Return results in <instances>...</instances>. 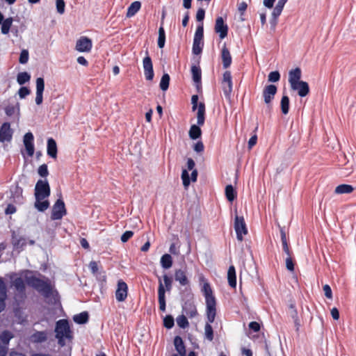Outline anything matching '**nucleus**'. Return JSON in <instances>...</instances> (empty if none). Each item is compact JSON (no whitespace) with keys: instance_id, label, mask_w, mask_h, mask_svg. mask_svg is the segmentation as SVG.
Listing matches in <instances>:
<instances>
[{"instance_id":"c03bdc74","label":"nucleus","mask_w":356,"mask_h":356,"mask_svg":"<svg viewBox=\"0 0 356 356\" xmlns=\"http://www.w3.org/2000/svg\"><path fill=\"white\" fill-rule=\"evenodd\" d=\"M280 234H281V239H282L283 250L287 255H289L290 251H289V248L287 241H286V233L282 229H281Z\"/></svg>"},{"instance_id":"e433bc0d","label":"nucleus","mask_w":356,"mask_h":356,"mask_svg":"<svg viewBox=\"0 0 356 356\" xmlns=\"http://www.w3.org/2000/svg\"><path fill=\"white\" fill-rule=\"evenodd\" d=\"M13 21V20L12 17H9V18L6 19L5 20H3V22H1V24H2V26H1V32H2V33H3V34L8 33L9 30H10L11 26H12Z\"/></svg>"},{"instance_id":"72a5a7b5","label":"nucleus","mask_w":356,"mask_h":356,"mask_svg":"<svg viewBox=\"0 0 356 356\" xmlns=\"http://www.w3.org/2000/svg\"><path fill=\"white\" fill-rule=\"evenodd\" d=\"M73 320L78 324H84L88 321V314L87 312H83L79 314H76L74 316Z\"/></svg>"},{"instance_id":"39448f33","label":"nucleus","mask_w":356,"mask_h":356,"mask_svg":"<svg viewBox=\"0 0 356 356\" xmlns=\"http://www.w3.org/2000/svg\"><path fill=\"white\" fill-rule=\"evenodd\" d=\"M234 229L236 232L238 240L242 241L243 235L248 234V229L243 217L238 216L236 213L234 218Z\"/></svg>"},{"instance_id":"69168bd1","label":"nucleus","mask_w":356,"mask_h":356,"mask_svg":"<svg viewBox=\"0 0 356 356\" xmlns=\"http://www.w3.org/2000/svg\"><path fill=\"white\" fill-rule=\"evenodd\" d=\"M134 235V232L131 231L125 232L121 236V241L123 243L127 242Z\"/></svg>"},{"instance_id":"f03ea898","label":"nucleus","mask_w":356,"mask_h":356,"mask_svg":"<svg viewBox=\"0 0 356 356\" xmlns=\"http://www.w3.org/2000/svg\"><path fill=\"white\" fill-rule=\"evenodd\" d=\"M56 337L58 340V344L61 346L65 345V340L72 338L71 332L67 321L59 320L55 327Z\"/></svg>"},{"instance_id":"680f3d73","label":"nucleus","mask_w":356,"mask_h":356,"mask_svg":"<svg viewBox=\"0 0 356 356\" xmlns=\"http://www.w3.org/2000/svg\"><path fill=\"white\" fill-rule=\"evenodd\" d=\"M288 256L286 259V267L289 271L293 272L294 270V264L290 254Z\"/></svg>"},{"instance_id":"1a4fd4ad","label":"nucleus","mask_w":356,"mask_h":356,"mask_svg":"<svg viewBox=\"0 0 356 356\" xmlns=\"http://www.w3.org/2000/svg\"><path fill=\"white\" fill-rule=\"evenodd\" d=\"M13 338V334L8 331L3 332L0 334V356H6L8 350V344L10 340Z\"/></svg>"},{"instance_id":"49530a36","label":"nucleus","mask_w":356,"mask_h":356,"mask_svg":"<svg viewBox=\"0 0 356 356\" xmlns=\"http://www.w3.org/2000/svg\"><path fill=\"white\" fill-rule=\"evenodd\" d=\"M204 334L206 338L209 341H212L213 339V328L209 323H207L204 327Z\"/></svg>"},{"instance_id":"4d7b16f0","label":"nucleus","mask_w":356,"mask_h":356,"mask_svg":"<svg viewBox=\"0 0 356 356\" xmlns=\"http://www.w3.org/2000/svg\"><path fill=\"white\" fill-rule=\"evenodd\" d=\"M65 3L64 0H56V10L59 14H63L65 12Z\"/></svg>"},{"instance_id":"9b49d317","label":"nucleus","mask_w":356,"mask_h":356,"mask_svg":"<svg viewBox=\"0 0 356 356\" xmlns=\"http://www.w3.org/2000/svg\"><path fill=\"white\" fill-rule=\"evenodd\" d=\"M128 286L127 284L122 281L119 280L118 282V287L115 291V298L118 301L123 302L127 297Z\"/></svg>"},{"instance_id":"6e6552de","label":"nucleus","mask_w":356,"mask_h":356,"mask_svg":"<svg viewBox=\"0 0 356 356\" xmlns=\"http://www.w3.org/2000/svg\"><path fill=\"white\" fill-rule=\"evenodd\" d=\"M277 90V87L275 85H268L264 88L262 95L268 108H270L271 101L274 99Z\"/></svg>"},{"instance_id":"a18cd8bd","label":"nucleus","mask_w":356,"mask_h":356,"mask_svg":"<svg viewBox=\"0 0 356 356\" xmlns=\"http://www.w3.org/2000/svg\"><path fill=\"white\" fill-rule=\"evenodd\" d=\"M203 46V42L202 41H198V40H193V52L194 54L198 55L202 52Z\"/></svg>"},{"instance_id":"f704fd0d","label":"nucleus","mask_w":356,"mask_h":356,"mask_svg":"<svg viewBox=\"0 0 356 356\" xmlns=\"http://www.w3.org/2000/svg\"><path fill=\"white\" fill-rule=\"evenodd\" d=\"M189 136L191 139L195 140L201 136L202 131L197 125H192L188 132Z\"/></svg>"},{"instance_id":"ddd939ff","label":"nucleus","mask_w":356,"mask_h":356,"mask_svg":"<svg viewBox=\"0 0 356 356\" xmlns=\"http://www.w3.org/2000/svg\"><path fill=\"white\" fill-rule=\"evenodd\" d=\"M92 48V41L86 37H81L77 40L76 44V49L80 52H88Z\"/></svg>"},{"instance_id":"2eb2a0df","label":"nucleus","mask_w":356,"mask_h":356,"mask_svg":"<svg viewBox=\"0 0 356 356\" xmlns=\"http://www.w3.org/2000/svg\"><path fill=\"white\" fill-rule=\"evenodd\" d=\"M44 89V81L43 78L38 77L36 79V97L35 103L37 105H40L43 100V91Z\"/></svg>"},{"instance_id":"bb28decb","label":"nucleus","mask_w":356,"mask_h":356,"mask_svg":"<svg viewBox=\"0 0 356 356\" xmlns=\"http://www.w3.org/2000/svg\"><path fill=\"white\" fill-rule=\"evenodd\" d=\"M227 280L231 287L235 288L236 286V270L234 266H230L227 271Z\"/></svg>"},{"instance_id":"4be33fe9","label":"nucleus","mask_w":356,"mask_h":356,"mask_svg":"<svg viewBox=\"0 0 356 356\" xmlns=\"http://www.w3.org/2000/svg\"><path fill=\"white\" fill-rule=\"evenodd\" d=\"M7 298L6 286L3 280L0 278V312H2L6 307V299Z\"/></svg>"},{"instance_id":"864d4df0","label":"nucleus","mask_w":356,"mask_h":356,"mask_svg":"<svg viewBox=\"0 0 356 356\" xmlns=\"http://www.w3.org/2000/svg\"><path fill=\"white\" fill-rule=\"evenodd\" d=\"M203 39V25L198 26L195 33L194 40L202 41Z\"/></svg>"},{"instance_id":"58836bf2","label":"nucleus","mask_w":356,"mask_h":356,"mask_svg":"<svg viewBox=\"0 0 356 356\" xmlns=\"http://www.w3.org/2000/svg\"><path fill=\"white\" fill-rule=\"evenodd\" d=\"M31 76L26 72H20L17 74V81L19 85H23L29 81Z\"/></svg>"},{"instance_id":"aec40b11","label":"nucleus","mask_w":356,"mask_h":356,"mask_svg":"<svg viewBox=\"0 0 356 356\" xmlns=\"http://www.w3.org/2000/svg\"><path fill=\"white\" fill-rule=\"evenodd\" d=\"M301 70L299 67H296L291 70L289 72V82L290 86L296 84L298 82L302 81L301 79Z\"/></svg>"},{"instance_id":"79ce46f5","label":"nucleus","mask_w":356,"mask_h":356,"mask_svg":"<svg viewBox=\"0 0 356 356\" xmlns=\"http://www.w3.org/2000/svg\"><path fill=\"white\" fill-rule=\"evenodd\" d=\"M165 35L164 29L161 26L159 29V38H158V46L160 48H163L165 45Z\"/></svg>"},{"instance_id":"5701e85b","label":"nucleus","mask_w":356,"mask_h":356,"mask_svg":"<svg viewBox=\"0 0 356 356\" xmlns=\"http://www.w3.org/2000/svg\"><path fill=\"white\" fill-rule=\"evenodd\" d=\"M221 58L222 60L223 67H229L232 63V56L229 49L226 47L225 44H224L222 49Z\"/></svg>"},{"instance_id":"ea45409f","label":"nucleus","mask_w":356,"mask_h":356,"mask_svg":"<svg viewBox=\"0 0 356 356\" xmlns=\"http://www.w3.org/2000/svg\"><path fill=\"white\" fill-rule=\"evenodd\" d=\"M170 83V76L168 74H164L160 81V88L162 90L165 91L168 88Z\"/></svg>"},{"instance_id":"c9c22d12","label":"nucleus","mask_w":356,"mask_h":356,"mask_svg":"<svg viewBox=\"0 0 356 356\" xmlns=\"http://www.w3.org/2000/svg\"><path fill=\"white\" fill-rule=\"evenodd\" d=\"M161 264L163 268H170L172 265V257L168 254H163L161 258Z\"/></svg>"},{"instance_id":"393cba45","label":"nucleus","mask_w":356,"mask_h":356,"mask_svg":"<svg viewBox=\"0 0 356 356\" xmlns=\"http://www.w3.org/2000/svg\"><path fill=\"white\" fill-rule=\"evenodd\" d=\"M6 114L8 116H12L16 114L17 117L20 115L19 103L16 102L15 104H9L5 108Z\"/></svg>"},{"instance_id":"7c9ffc66","label":"nucleus","mask_w":356,"mask_h":356,"mask_svg":"<svg viewBox=\"0 0 356 356\" xmlns=\"http://www.w3.org/2000/svg\"><path fill=\"white\" fill-rule=\"evenodd\" d=\"M183 311L187 316L191 318L194 317L197 314V309L195 306L191 302L185 304L183 307Z\"/></svg>"},{"instance_id":"2f4dec72","label":"nucleus","mask_w":356,"mask_h":356,"mask_svg":"<svg viewBox=\"0 0 356 356\" xmlns=\"http://www.w3.org/2000/svg\"><path fill=\"white\" fill-rule=\"evenodd\" d=\"M354 188L348 184H341L336 187L334 192L337 194L351 193Z\"/></svg>"},{"instance_id":"37998d69","label":"nucleus","mask_w":356,"mask_h":356,"mask_svg":"<svg viewBox=\"0 0 356 356\" xmlns=\"http://www.w3.org/2000/svg\"><path fill=\"white\" fill-rule=\"evenodd\" d=\"M193 79L195 83H199L201 80V70L198 67L193 66L191 68Z\"/></svg>"},{"instance_id":"a878e982","label":"nucleus","mask_w":356,"mask_h":356,"mask_svg":"<svg viewBox=\"0 0 356 356\" xmlns=\"http://www.w3.org/2000/svg\"><path fill=\"white\" fill-rule=\"evenodd\" d=\"M45 199V197H40L38 199H35L34 207L39 211H44L49 208V202Z\"/></svg>"},{"instance_id":"f3484780","label":"nucleus","mask_w":356,"mask_h":356,"mask_svg":"<svg viewBox=\"0 0 356 356\" xmlns=\"http://www.w3.org/2000/svg\"><path fill=\"white\" fill-rule=\"evenodd\" d=\"M47 339L48 332L47 331H35L29 337V341L34 343L44 342Z\"/></svg>"},{"instance_id":"c85d7f7f","label":"nucleus","mask_w":356,"mask_h":356,"mask_svg":"<svg viewBox=\"0 0 356 356\" xmlns=\"http://www.w3.org/2000/svg\"><path fill=\"white\" fill-rule=\"evenodd\" d=\"M202 291L205 296L206 302H209V300L215 301L216 299L213 296V292L211 286L208 282H204L202 289Z\"/></svg>"},{"instance_id":"a211bd4d","label":"nucleus","mask_w":356,"mask_h":356,"mask_svg":"<svg viewBox=\"0 0 356 356\" xmlns=\"http://www.w3.org/2000/svg\"><path fill=\"white\" fill-rule=\"evenodd\" d=\"M33 135L31 132L26 133L24 136V144L29 156H32L34 153Z\"/></svg>"},{"instance_id":"5fc2aeb1","label":"nucleus","mask_w":356,"mask_h":356,"mask_svg":"<svg viewBox=\"0 0 356 356\" xmlns=\"http://www.w3.org/2000/svg\"><path fill=\"white\" fill-rule=\"evenodd\" d=\"M38 173L40 177H46L49 175L47 165L46 164L40 165L38 169Z\"/></svg>"},{"instance_id":"3c124183","label":"nucleus","mask_w":356,"mask_h":356,"mask_svg":"<svg viewBox=\"0 0 356 356\" xmlns=\"http://www.w3.org/2000/svg\"><path fill=\"white\" fill-rule=\"evenodd\" d=\"M166 289L164 286V284L161 282V280H159V288H158V296L159 299L165 298V293Z\"/></svg>"},{"instance_id":"0e129e2a","label":"nucleus","mask_w":356,"mask_h":356,"mask_svg":"<svg viewBox=\"0 0 356 356\" xmlns=\"http://www.w3.org/2000/svg\"><path fill=\"white\" fill-rule=\"evenodd\" d=\"M323 291L325 293V296L328 299H332V292L330 286L328 284H325L323 286Z\"/></svg>"},{"instance_id":"de8ad7c7","label":"nucleus","mask_w":356,"mask_h":356,"mask_svg":"<svg viewBox=\"0 0 356 356\" xmlns=\"http://www.w3.org/2000/svg\"><path fill=\"white\" fill-rule=\"evenodd\" d=\"M177 323L182 328H185L188 325V320L184 315H181L177 318Z\"/></svg>"},{"instance_id":"dca6fc26","label":"nucleus","mask_w":356,"mask_h":356,"mask_svg":"<svg viewBox=\"0 0 356 356\" xmlns=\"http://www.w3.org/2000/svg\"><path fill=\"white\" fill-rule=\"evenodd\" d=\"M12 130L10 124L5 122L0 128V141H10L12 138Z\"/></svg>"},{"instance_id":"e2e57ef3","label":"nucleus","mask_w":356,"mask_h":356,"mask_svg":"<svg viewBox=\"0 0 356 356\" xmlns=\"http://www.w3.org/2000/svg\"><path fill=\"white\" fill-rule=\"evenodd\" d=\"M204 146L202 141H198L193 145V149L197 153H201L204 151Z\"/></svg>"},{"instance_id":"423d86ee","label":"nucleus","mask_w":356,"mask_h":356,"mask_svg":"<svg viewBox=\"0 0 356 356\" xmlns=\"http://www.w3.org/2000/svg\"><path fill=\"white\" fill-rule=\"evenodd\" d=\"M222 88L225 97L229 100L232 92V81L231 72L229 71H226L223 74Z\"/></svg>"},{"instance_id":"338daca9","label":"nucleus","mask_w":356,"mask_h":356,"mask_svg":"<svg viewBox=\"0 0 356 356\" xmlns=\"http://www.w3.org/2000/svg\"><path fill=\"white\" fill-rule=\"evenodd\" d=\"M205 11L203 8H200L196 14V19L198 22H202L204 17Z\"/></svg>"},{"instance_id":"cd10ccee","label":"nucleus","mask_w":356,"mask_h":356,"mask_svg":"<svg viewBox=\"0 0 356 356\" xmlns=\"http://www.w3.org/2000/svg\"><path fill=\"white\" fill-rule=\"evenodd\" d=\"M197 120L198 125H202L204 122L205 115V105L203 102H200L198 104Z\"/></svg>"},{"instance_id":"473e14b6","label":"nucleus","mask_w":356,"mask_h":356,"mask_svg":"<svg viewBox=\"0 0 356 356\" xmlns=\"http://www.w3.org/2000/svg\"><path fill=\"white\" fill-rule=\"evenodd\" d=\"M174 344L178 353L182 355H186V350L184 346L183 340L180 337H176L174 339Z\"/></svg>"},{"instance_id":"0eeeda50","label":"nucleus","mask_w":356,"mask_h":356,"mask_svg":"<svg viewBox=\"0 0 356 356\" xmlns=\"http://www.w3.org/2000/svg\"><path fill=\"white\" fill-rule=\"evenodd\" d=\"M66 214V209L65 207L64 202L58 199L52 208L51 211V219L53 220H59L63 218L64 215Z\"/></svg>"},{"instance_id":"6ab92c4d","label":"nucleus","mask_w":356,"mask_h":356,"mask_svg":"<svg viewBox=\"0 0 356 356\" xmlns=\"http://www.w3.org/2000/svg\"><path fill=\"white\" fill-rule=\"evenodd\" d=\"M207 304V318L209 323H213L216 316V300L212 301L209 300V302H206Z\"/></svg>"},{"instance_id":"b1692460","label":"nucleus","mask_w":356,"mask_h":356,"mask_svg":"<svg viewBox=\"0 0 356 356\" xmlns=\"http://www.w3.org/2000/svg\"><path fill=\"white\" fill-rule=\"evenodd\" d=\"M47 154L52 159L57 157V145L56 141L53 138H49L47 140Z\"/></svg>"},{"instance_id":"7ed1b4c3","label":"nucleus","mask_w":356,"mask_h":356,"mask_svg":"<svg viewBox=\"0 0 356 356\" xmlns=\"http://www.w3.org/2000/svg\"><path fill=\"white\" fill-rule=\"evenodd\" d=\"M28 274H31V272L24 271L19 274H13L10 275L12 286H14L19 293H23L24 291V282H26L25 275Z\"/></svg>"},{"instance_id":"f8f14e48","label":"nucleus","mask_w":356,"mask_h":356,"mask_svg":"<svg viewBox=\"0 0 356 356\" xmlns=\"http://www.w3.org/2000/svg\"><path fill=\"white\" fill-rule=\"evenodd\" d=\"M214 29L215 31L219 34L221 39L225 38L227 35L228 27L227 25L224 23L222 17H218L216 19Z\"/></svg>"},{"instance_id":"13d9d810","label":"nucleus","mask_w":356,"mask_h":356,"mask_svg":"<svg viewBox=\"0 0 356 356\" xmlns=\"http://www.w3.org/2000/svg\"><path fill=\"white\" fill-rule=\"evenodd\" d=\"M283 8L276 5L274 8V10L272 13V17H273L274 20L276 21L277 17L280 15L282 13ZM276 22H274V24H275Z\"/></svg>"},{"instance_id":"774afa93","label":"nucleus","mask_w":356,"mask_h":356,"mask_svg":"<svg viewBox=\"0 0 356 356\" xmlns=\"http://www.w3.org/2000/svg\"><path fill=\"white\" fill-rule=\"evenodd\" d=\"M197 101H198V96L195 95H193L192 96V98H191V103H192V109L193 111H195L197 108H198V103H197Z\"/></svg>"},{"instance_id":"8fccbe9b","label":"nucleus","mask_w":356,"mask_h":356,"mask_svg":"<svg viewBox=\"0 0 356 356\" xmlns=\"http://www.w3.org/2000/svg\"><path fill=\"white\" fill-rule=\"evenodd\" d=\"M181 179L183 181V185L186 188L190 184L189 175L187 170H183L181 173Z\"/></svg>"},{"instance_id":"6e6d98bb","label":"nucleus","mask_w":356,"mask_h":356,"mask_svg":"<svg viewBox=\"0 0 356 356\" xmlns=\"http://www.w3.org/2000/svg\"><path fill=\"white\" fill-rule=\"evenodd\" d=\"M280 74L279 72L275 71L271 72L268 76V80L270 82H277L280 80Z\"/></svg>"},{"instance_id":"052dcab7","label":"nucleus","mask_w":356,"mask_h":356,"mask_svg":"<svg viewBox=\"0 0 356 356\" xmlns=\"http://www.w3.org/2000/svg\"><path fill=\"white\" fill-rule=\"evenodd\" d=\"M18 94L19 97L23 99L30 94V90L26 87H22L19 90Z\"/></svg>"},{"instance_id":"a19ab883","label":"nucleus","mask_w":356,"mask_h":356,"mask_svg":"<svg viewBox=\"0 0 356 356\" xmlns=\"http://www.w3.org/2000/svg\"><path fill=\"white\" fill-rule=\"evenodd\" d=\"M289 108V99L287 96H283L281 99V109L284 114H287Z\"/></svg>"},{"instance_id":"20e7f679","label":"nucleus","mask_w":356,"mask_h":356,"mask_svg":"<svg viewBox=\"0 0 356 356\" xmlns=\"http://www.w3.org/2000/svg\"><path fill=\"white\" fill-rule=\"evenodd\" d=\"M35 198H47L50 195V187L47 180L40 179L35 186Z\"/></svg>"},{"instance_id":"603ef678","label":"nucleus","mask_w":356,"mask_h":356,"mask_svg":"<svg viewBox=\"0 0 356 356\" xmlns=\"http://www.w3.org/2000/svg\"><path fill=\"white\" fill-rule=\"evenodd\" d=\"M29 51L26 49H23L19 56V62L22 64H26L29 60Z\"/></svg>"},{"instance_id":"c756f323","label":"nucleus","mask_w":356,"mask_h":356,"mask_svg":"<svg viewBox=\"0 0 356 356\" xmlns=\"http://www.w3.org/2000/svg\"><path fill=\"white\" fill-rule=\"evenodd\" d=\"M141 3L140 1H134L133 2L130 6L128 8V10L127 13V17H133L140 8Z\"/></svg>"},{"instance_id":"bf43d9fd","label":"nucleus","mask_w":356,"mask_h":356,"mask_svg":"<svg viewBox=\"0 0 356 356\" xmlns=\"http://www.w3.org/2000/svg\"><path fill=\"white\" fill-rule=\"evenodd\" d=\"M163 282L166 291H170L172 288V279L169 277L167 275H163Z\"/></svg>"},{"instance_id":"9d476101","label":"nucleus","mask_w":356,"mask_h":356,"mask_svg":"<svg viewBox=\"0 0 356 356\" xmlns=\"http://www.w3.org/2000/svg\"><path fill=\"white\" fill-rule=\"evenodd\" d=\"M146 54L147 56H145L143 60V66L146 79L151 81L154 77L153 65L151 58L148 56L147 51L146 52Z\"/></svg>"},{"instance_id":"f257e3e1","label":"nucleus","mask_w":356,"mask_h":356,"mask_svg":"<svg viewBox=\"0 0 356 356\" xmlns=\"http://www.w3.org/2000/svg\"><path fill=\"white\" fill-rule=\"evenodd\" d=\"M25 277L29 285L35 288L44 296L48 297L53 293L51 286L48 283L34 277L31 272V274L25 275Z\"/></svg>"},{"instance_id":"412c9836","label":"nucleus","mask_w":356,"mask_h":356,"mask_svg":"<svg viewBox=\"0 0 356 356\" xmlns=\"http://www.w3.org/2000/svg\"><path fill=\"white\" fill-rule=\"evenodd\" d=\"M175 280L179 282L181 286H186L189 284V280L186 275V271L182 269L175 270Z\"/></svg>"},{"instance_id":"4468645a","label":"nucleus","mask_w":356,"mask_h":356,"mask_svg":"<svg viewBox=\"0 0 356 356\" xmlns=\"http://www.w3.org/2000/svg\"><path fill=\"white\" fill-rule=\"evenodd\" d=\"M291 88L293 90L298 91V95L302 97L307 96L309 92V87L308 83L303 81L291 85Z\"/></svg>"},{"instance_id":"4c0bfd02","label":"nucleus","mask_w":356,"mask_h":356,"mask_svg":"<svg viewBox=\"0 0 356 356\" xmlns=\"http://www.w3.org/2000/svg\"><path fill=\"white\" fill-rule=\"evenodd\" d=\"M225 195L229 202H232L236 197V192L232 185H227L225 188Z\"/></svg>"},{"instance_id":"09e8293b","label":"nucleus","mask_w":356,"mask_h":356,"mask_svg":"<svg viewBox=\"0 0 356 356\" xmlns=\"http://www.w3.org/2000/svg\"><path fill=\"white\" fill-rule=\"evenodd\" d=\"M163 325L168 329L172 328L174 325L173 317L170 315L166 316L163 319Z\"/></svg>"}]
</instances>
